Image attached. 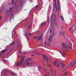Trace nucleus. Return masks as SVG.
Returning <instances> with one entry per match:
<instances>
[{"label": "nucleus", "mask_w": 76, "mask_h": 76, "mask_svg": "<svg viewBox=\"0 0 76 76\" xmlns=\"http://www.w3.org/2000/svg\"><path fill=\"white\" fill-rule=\"evenodd\" d=\"M48 20L49 22H50V19H49V17H48Z\"/></svg>", "instance_id": "obj_33"}, {"label": "nucleus", "mask_w": 76, "mask_h": 76, "mask_svg": "<svg viewBox=\"0 0 76 76\" xmlns=\"http://www.w3.org/2000/svg\"><path fill=\"white\" fill-rule=\"evenodd\" d=\"M12 3H13V0H12Z\"/></svg>", "instance_id": "obj_40"}, {"label": "nucleus", "mask_w": 76, "mask_h": 76, "mask_svg": "<svg viewBox=\"0 0 76 76\" xmlns=\"http://www.w3.org/2000/svg\"><path fill=\"white\" fill-rule=\"evenodd\" d=\"M61 45L62 46V47L63 48L65 49L66 51H67V50L68 46H67V44L65 43H63L61 44Z\"/></svg>", "instance_id": "obj_3"}, {"label": "nucleus", "mask_w": 76, "mask_h": 76, "mask_svg": "<svg viewBox=\"0 0 76 76\" xmlns=\"http://www.w3.org/2000/svg\"><path fill=\"white\" fill-rule=\"evenodd\" d=\"M48 65L49 67H50V64H48Z\"/></svg>", "instance_id": "obj_42"}, {"label": "nucleus", "mask_w": 76, "mask_h": 76, "mask_svg": "<svg viewBox=\"0 0 76 76\" xmlns=\"http://www.w3.org/2000/svg\"><path fill=\"white\" fill-rule=\"evenodd\" d=\"M59 66H60V65H58L57 66V67H59Z\"/></svg>", "instance_id": "obj_32"}, {"label": "nucleus", "mask_w": 76, "mask_h": 76, "mask_svg": "<svg viewBox=\"0 0 76 76\" xmlns=\"http://www.w3.org/2000/svg\"><path fill=\"white\" fill-rule=\"evenodd\" d=\"M26 65H28L31 67H33L35 65V64L33 62H26Z\"/></svg>", "instance_id": "obj_2"}, {"label": "nucleus", "mask_w": 76, "mask_h": 76, "mask_svg": "<svg viewBox=\"0 0 76 76\" xmlns=\"http://www.w3.org/2000/svg\"><path fill=\"white\" fill-rule=\"evenodd\" d=\"M31 28V25H30L29 26V27H28L26 28V29H28V30H29V29H30Z\"/></svg>", "instance_id": "obj_22"}, {"label": "nucleus", "mask_w": 76, "mask_h": 76, "mask_svg": "<svg viewBox=\"0 0 76 76\" xmlns=\"http://www.w3.org/2000/svg\"><path fill=\"white\" fill-rule=\"evenodd\" d=\"M11 74L12 75H16V73H12Z\"/></svg>", "instance_id": "obj_27"}, {"label": "nucleus", "mask_w": 76, "mask_h": 76, "mask_svg": "<svg viewBox=\"0 0 76 76\" xmlns=\"http://www.w3.org/2000/svg\"><path fill=\"white\" fill-rule=\"evenodd\" d=\"M30 60H31V59L28 58L26 60V62H29L28 61H30Z\"/></svg>", "instance_id": "obj_17"}, {"label": "nucleus", "mask_w": 76, "mask_h": 76, "mask_svg": "<svg viewBox=\"0 0 76 76\" xmlns=\"http://www.w3.org/2000/svg\"><path fill=\"white\" fill-rule=\"evenodd\" d=\"M45 24V23H44V22H42V23L41 24V26L42 27L43 25H44Z\"/></svg>", "instance_id": "obj_18"}, {"label": "nucleus", "mask_w": 76, "mask_h": 76, "mask_svg": "<svg viewBox=\"0 0 76 76\" xmlns=\"http://www.w3.org/2000/svg\"><path fill=\"white\" fill-rule=\"evenodd\" d=\"M1 76H3V75L2 74Z\"/></svg>", "instance_id": "obj_47"}, {"label": "nucleus", "mask_w": 76, "mask_h": 76, "mask_svg": "<svg viewBox=\"0 0 76 76\" xmlns=\"http://www.w3.org/2000/svg\"><path fill=\"white\" fill-rule=\"evenodd\" d=\"M67 73H68L67 72H65L64 74L63 75V76H66V75H67Z\"/></svg>", "instance_id": "obj_16"}, {"label": "nucleus", "mask_w": 76, "mask_h": 76, "mask_svg": "<svg viewBox=\"0 0 76 76\" xmlns=\"http://www.w3.org/2000/svg\"><path fill=\"white\" fill-rule=\"evenodd\" d=\"M49 73H47L45 75V76H50L49 75Z\"/></svg>", "instance_id": "obj_24"}, {"label": "nucleus", "mask_w": 76, "mask_h": 76, "mask_svg": "<svg viewBox=\"0 0 76 76\" xmlns=\"http://www.w3.org/2000/svg\"><path fill=\"white\" fill-rule=\"evenodd\" d=\"M69 66H70V65H68V66H67V67H69Z\"/></svg>", "instance_id": "obj_48"}, {"label": "nucleus", "mask_w": 76, "mask_h": 76, "mask_svg": "<svg viewBox=\"0 0 76 76\" xmlns=\"http://www.w3.org/2000/svg\"><path fill=\"white\" fill-rule=\"evenodd\" d=\"M44 58V60L45 61H47V62H48V58H47V56L45 55L43 56Z\"/></svg>", "instance_id": "obj_7"}, {"label": "nucleus", "mask_w": 76, "mask_h": 76, "mask_svg": "<svg viewBox=\"0 0 76 76\" xmlns=\"http://www.w3.org/2000/svg\"><path fill=\"white\" fill-rule=\"evenodd\" d=\"M57 63H58V61H55L53 62V64H55V65H56Z\"/></svg>", "instance_id": "obj_20"}, {"label": "nucleus", "mask_w": 76, "mask_h": 76, "mask_svg": "<svg viewBox=\"0 0 76 76\" xmlns=\"http://www.w3.org/2000/svg\"><path fill=\"white\" fill-rule=\"evenodd\" d=\"M35 54H37V53H35Z\"/></svg>", "instance_id": "obj_49"}, {"label": "nucleus", "mask_w": 76, "mask_h": 76, "mask_svg": "<svg viewBox=\"0 0 76 76\" xmlns=\"http://www.w3.org/2000/svg\"><path fill=\"white\" fill-rule=\"evenodd\" d=\"M4 51L3 50H2V51H1V53H4Z\"/></svg>", "instance_id": "obj_30"}, {"label": "nucleus", "mask_w": 76, "mask_h": 76, "mask_svg": "<svg viewBox=\"0 0 76 76\" xmlns=\"http://www.w3.org/2000/svg\"><path fill=\"white\" fill-rule=\"evenodd\" d=\"M2 18V17H1V16L0 17V19H1Z\"/></svg>", "instance_id": "obj_35"}, {"label": "nucleus", "mask_w": 76, "mask_h": 76, "mask_svg": "<svg viewBox=\"0 0 76 76\" xmlns=\"http://www.w3.org/2000/svg\"><path fill=\"white\" fill-rule=\"evenodd\" d=\"M42 38V35H40L37 37H34L33 38V39L35 38L37 39H38V41H39V40H40V39H41Z\"/></svg>", "instance_id": "obj_5"}, {"label": "nucleus", "mask_w": 76, "mask_h": 76, "mask_svg": "<svg viewBox=\"0 0 76 76\" xmlns=\"http://www.w3.org/2000/svg\"><path fill=\"white\" fill-rule=\"evenodd\" d=\"M44 42H45V45H46V42H45V41Z\"/></svg>", "instance_id": "obj_37"}, {"label": "nucleus", "mask_w": 76, "mask_h": 76, "mask_svg": "<svg viewBox=\"0 0 76 76\" xmlns=\"http://www.w3.org/2000/svg\"><path fill=\"white\" fill-rule=\"evenodd\" d=\"M71 29H72V30L71 31V33H73V32L75 31V30H76V28H75V25H73V26L71 27L69 30V31H70Z\"/></svg>", "instance_id": "obj_4"}, {"label": "nucleus", "mask_w": 76, "mask_h": 76, "mask_svg": "<svg viewBox=\"0 0 76 76\" xmlns=\"http://www.w3.org/2000/svg\"><path fill=\"white\" fill-rule=\"evenodd\" d=\"M61 54H62V56H64V55L65 54V53L64 52H63V54L61 52Z\"/></svg>", "instance_id": "obj_25"}, {"label": "nucleus", "mask_w": 76, "mask_h": 76, "mask_svg": "<svg viewBox=\"0 0 76 76\" xmlns=\"http://www.w3.org/2000/svg\"><path fill=\"white\" fill-rule=\"evenodd\" d=\"M51 30H52L51 29V30H50V31H49V32H51Z\"/></svg>", "instance_id": "obj_36"}, {"label": "nucleus", "mask_w": 76, "mask_h": 76, "mask_svg": "<svg viewBox=\"0 0 76 76\" xmlns=\"http://www.w3.org/2000/svg\"><path fill=\"white\" fill-rule=\"evenodd\" d=\"M14 43L13 42L12 43H11L10 44V45L12 46L13 45H14Z\"/></svg>", "instance_id": "obj_26"}, {"label": "nucleus", "mask_w": 76, "mask_h": 76, "mask_svg": "<svg viewBox=\"0 0 76 76\" xmlns=\"http://www.w3.org/2000/svg\"><path fill=\"white\" fill-rule=\"evenodd\" d=\"M1 11H2V10H1Z\"/></svg>", "instance_id": "obj_51"}, {"label": "nucleus", "mask_w": 76, "mask_h": 76, "mask_svg": "<svg viewBox=\"0 0 76 76\" xmlns=\"http://www.w3.org/2000/svg\"><path fill=\"white\" fill-rule=\"evenodd\" d=\"M24 59H25V56H22V59H21V62H22H22H23V60H24Z\"/></svg>", "instance_id": "obj_14"}, {"label": "nucleus", "mask_w": 76, "mask_h": 76, "mask_svg": "<svg viewBox=\"0 0 76 76\" xmlns=\"http://www.w3.org/2000/svg\"><path fill=\"white\" fill-rule=\"evenodd\" d=\"M19 53H20V54H21V53H20V51H19Z\"/></svg>", "instance_id": "obj_41"}, {"label": "nucleus", "mask_w": 76, "mask_h": 76, "mask_svg": "<svg viewBox=\"0 0 76 76\" xmlns=\"http://www.w3.org/2000/svg\"><path fill=\"white\" fill-rule=\"evenodd\" d=\"M3 61H6V60H3Z\"/></svg>", "instance_id": "obj_38"}, {"label": "nucleus", "mask_w": 76, "mask_h": 76, "mask_svg": "<svg viewBox=\"0 0 76 76\" xmlns=\"http://www.w3.org/2000/svg\"><path fill=\"white\" fill-rule=\"evenodd\" d=\"M42 67V66H39L38 68V70H40V69H41Z\"/></svg>", "instance_id": "obj_21"}, {"label": "nucleus", "mask_w": 76, "mask_h": 76, "mask_svg": "<svg viewBox=\"0 0 76 76\" xmlns=\"http://www.w3.org/2000/svg\"><path fill=\"white\" fill-rule=\"evenodd\" d=\"M11 15L12 17L11 18V19H10V21H12V19H14V18H13V16H14V15L13 14H11Z\"/></svg>", "instance_id": "obj_8"}, {"label": "nucleus", "mask_w": 76, "mask_h": 76, "mask_svg": "<svg viewBox=\"0 0 76 76\" xmlns=\"http://www.w3.org/2000/svg\"><path fill=\"white\" fill-rule=\"evenodd\" d=\"M12 8H10V10H9V12L10 13H13V10H12Z\"/></svg>", "instance_id": "obj_13"}, {"label": "nucleus", "mask_w": 76, "mask_h": 76, "mask_svg": "<svg viewBox=\"0 0 76 76\" xmlns=\"http://www.w3.org/2000/svg\"><path fill=\"white\" fill-rule=\"evenodd\" d=\"M38 7V5H36V7Z\"/></svg>", "instance_id": "obj_34"}, {"label": "nucleus", "mask_w": 76, "mask_h": 76, "mask_svg": "<svg viewBox=\"0 0 76 76\" xmlns=\"http://www.w3.org/2000/svg\"><path fill=\"white\" fill-rule=\"evenodd\" d=\"M41 45V44H39L38 45Z\"/></svg>", "instance_id": "obj_45"}, {"label": "nucleus", "mask_w": 76, "mask_h": 76, "mask_svg": "<svg viewBox=\"0 0 76 76\" xmlns=\"http://www.w3.org/2000/svg\"><path fill=\"white\" fill-rule=\"evenodd\" d=\"M61 64H62V69H64V68L63 67H64V66H65V65H64L63 64V63H62Z\"/></svg>", "instance_id": "obj_23"}, {"label": "nucleus", "mask_w": 76, "mask_h": 76, "mask_svg": "<svg viewBox=\"0 0 76 76\" xmlns=\"http://www.w3.org/2000/svg\"><path fill=\"white\" fill-rule=\"evenodd\" d=\"M2 55L1 54H0V56H1Z\"/></svg>", "instance_id": "obj_46"}, {"label": "nucleus", "mask_w": 76, "mask_h": 76, "mask_svg": "<svg viewBox=\"0 0 76 76\" xmlns=\"http://www.w3.org/2000/svg\"><path fill=\"white\" fill-rule=\"evenodd\" d=\"M69 49H72V44L70 43L69 45Z\"/></svg>", "instance_id": "obj_12"}, {"label": "nucleus", "mask_w": 76, "mask_h": 76, "mask_svg": "<svg viewBox=\"0 0 76 76\" xmlns=\"http://www.w3.org/2000/svg\"><path fill=\"white\" fill-rule=\"evenodd\" d=\"M22 62H18L17 63L16 66H20L21 64H22Z\"/></svg>", "instance_id": "obj_9"}, {"label": "nucleus", "mask_w": 76, "mask_h": 76, "mask_svg": "<svg viewBox=\"0 0 76 76\" xmlns=\"http://www.w3.org/2000/svg\"><path fill=\"white\" fill-rule=\"evenodd\" d=\"M60 35H64V32L63 31H61L60 33Z\"/></svg>", "instance_id": "obj_15"}, {"label": "nucleus", "mask_w": 76, "mask_h": 76, "mask_svg": "<svg viewBox=\"0 0 76 76\" xmlns=\"http://www.w3.org/2000/svg\"><path fill=\"white\" fill-rule=\"evenodd\" d=\"M32 56H34V54H33V55H32Z\"/></svg>", "instance_id": "obj_43"}, {"label": "nucleus", "mask_w": 76, "mask_h": 76, "mask_svg": "<svg viewBox=\"0 0 76 76\" xmlns=\"http://www.w3.org/2000/svg\"><path fill=\"white\" fill-rule=\"evenodd\" d=\"M28 39L29 40V37H28Z\"/></svg>", "instance_id": "obj_44"}, {"label": "nucleus", "mask_w": 76, "mask_h": 76, "mask_svg": "<svg viewBox=\"0 0 76 76\" xmlns=\"http://www.w3.org/2000/svg\"><path fill=\"white\" fill-rule=\"evenodd\" d=\"M6 49H5V51H6Z\"/></svg>", "instance_id": "obj_53"}, {"label": "nucleus", "mask_w": 76, "mask_h": 76, "mask_svg": "<svg viewBox=\"0 0 76 76\" xmlns=\"http://www.w3.org/2000/svg\"><path fill=\"white\" fill-rule=\"evenodd\" d=\"M44 71H45V70H44Z\"/></svg>", "instance_id": "obj_55"}, {"label": "nucleus", "mask_w": 76, "mask_h": 76, "mask_svg": "<svg viewBox=\"0 0 76 76\" xmlns=\"http://www.w3.org/2000/svg\"><path fill=\"white\" fill-rule=\"evenodd\" d=\"M43 63H44V65L45 64H44V62H43Z\"/></svg>", "instance_id": "obj_54"}, {"label": "nucleus", "mask_w": 76, "mask_h": 76, "mask_svg": "<svg viewBox=\"0 0 76 76\" xmlns=\"http://www.w3.org/2000/svg\"><path fill=\"white\" fill-rule=\"evenodd\" d=\"M31 35H32L31 34H29V36H31Z\"/></svg>", "instance_id": "obj_31"}, {"label": "nucleus", "mask_w": 76, "mask_h": 76, "mask_svg": "<svg viewBox=\"0 0 76 76\" xmlns=\"http://www.w3.org/2000/svg\"><path fill=\"white\" fill-rule=\"evenodd\" d=\"M56 18H54V22L55 23H56Z\"/></svg>", "instance_id": "obj_29"}, {"label": "nucleus", "mask_w": 76, "mask_h": 76, "mask_svg": "<svg viewBox=\"0 0 76 76\" xmlns=\"http://www.w3.org/2000/svg\"><path fill=\"white\" fill-rule=\"evenodd\" d=\"M53 36H54V34H53V33L51 35H50L49 36V39H48V41L49 42H51V41H52Z\"/></svg>", "instance_id": "obj_6"}, {"label": "nucleus", "mask_w": 76, "mask_h": 76, "mask_svg": "<svg viewBox=\"0 0 76 76\" xmlns=\"http://www.w3.org/2000/svg\"><path fill=\"white\" fill-rule=\"evenodd\" d=\"M26 54V53L25 52L24 53V54Z\"/></svg>", "instance_id": "obj_39"}, {"label": "nucleus", "mask_w": 76, "mask_h": 76, "mask_svg": "<svg viewBox=\"0 0 76 76\" xmlns=\"http://www.w3.org/2000/svg\"><path fill=\"white\" fill-rule=\"evenodd\" d=\"M61 18L62 20H63V21H64V18H63V17L62 16H61Z\"/></svg>", "instance_id": "obj_19"}, {"label": "nucleus", "mask_w": 76, "mask_h": 76, "mask_svg": "<svg viewBox=\"0 0 76 76\" xmlns=\"http://www.w3.org/2000/svg\"><path fill=\"white\" fill-rule=\"evenodd\" d=\"M58 2L59 1H58Z\"/></svg>", "instance_id": "obj_50"}, {"label": "nucleus", "mask_w": 76, "mask_h": 76, "mask_svg": "<svg viewBox=\"0 0 76 76\" xmlns=\"http://www.w3.org/2000/svg\"><path fill=\"white\" fill-rule=\"evenodd\" d=\"M54 1H55V3H53V4L54 9V8H55L56 12H57V13H58V11L60 10L59 4H58V3L57 6V4H56V0H54Z\"/></svg>", "instance_id": "obj_1"}, {"label": "nucleus", "mask_w": 76, "mask_h": 76, "mask_svg": "<svg viewBox=\"0 0 76 76\" xmlns=\"http://www.w3.org/2000/svg\"><path fill=\"white\" fill-rule=\"evenodd\" d=\"M13 31H12V33L13 32Z\"/></svg>", "instance_id": "obj_52"}, {"label": "nucleus", "mask_w": 76, "mask_h": 76, "mask_svg": "<svg viewBox=\"0 0 76 76\" xmlns=\"http://www.w3.org/2000/svg\"><path fill=\"white\" fill-rule=\"evenodd\" d=\"M23 35H26V37H28V35H27V33L25 34H23Z\"/></svg>", "instance_id": "obj_28"}, {"label": "nucleus", "mask_w": 76, "mask_h": 76, "mask_svg": "<svg viewBox=\"0 0 76 76\" xmlns=\"http://www.w3.org/2000/svg\"><path fill=\"white\" fill-rule=\"evenodd\" d=\"M75 64H76V62L71 63L70 65L71 66V67H73L75 65Z\"/></svg>", "instance_id": "obj_11"}, {"label": "nucleus", "mask_w": 76, "mask_h": 76, "mask_svg": "<svg viewBox=\"0 0 76 76\" xmlns=\"http://www.w3.org/2000/svg\"><path fill=\"white\" fill-rule=\"evenodd\" d=\"M50 18L51 20V23H53V14H52L50 16Z\"/></svg>", "instance_id": "obj_10"}]
</instances>
